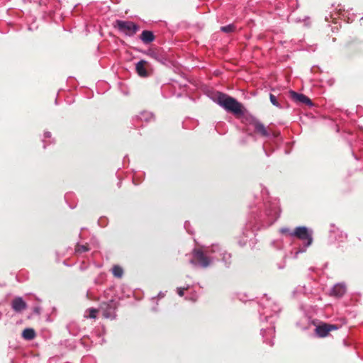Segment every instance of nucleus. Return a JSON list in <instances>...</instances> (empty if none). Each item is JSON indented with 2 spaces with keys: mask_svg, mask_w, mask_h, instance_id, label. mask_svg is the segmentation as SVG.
Returning a JSON list of instances; mask_svg holds the SVG:
<instances>
[{
  "mask_svg": "<svg viewBox=\"0 0 363 363\" xmlns=\"http://www.w3.org/2000/svg\"><path fill=\"white\" fill-rule=\"evenodd\" d=\"M280 233L283 235L286 234L288 233L287 228H281Z\"/></svg>",
  "mask_w": 363,
  "mask_h": 363,
  "instance_id": "nucleus-25",
  "label": "nucleus"
},
{
  "mask_svg": "<svg viewBox=\"0 0 363 363\" xmlns=\"http://www.w3.org/2000/svg\"><path fill=\"white\" fill-rule=\"evenodd\" d=\"M291 234L301 240H307L306 246H309L312 243L311 233L308 232V228H295Z\"/></svg>",
  "mask_w": 363,
  "mask_h": 363,
  "instance_id": "nucleus-6",
  "label": "nucleus"
},
{
  "mask_svg": "<svg viewBox=\"0 0 363 363\" xmlns=\"http://www.w3.org/2000/svg\"><path fill=\"white\" fill-rule=\"evenodd\" d=\"M345 286L342 284H337L333 286L330 294L336 297H341L345 294Z\"/></svg>",
  "mask_w": 363,
  "mask_h": 363,
  "instance_id": "nucleus-14",
  "label": "nucleus"
},
{
  "mask_svg": "<svg viewBox=\"0 0 363 363\" xmlns=\"http://www.w3.org/2000/svg\"><path fill=\"white\" fill-rule=\"evenodd\" d=\"M264 213L259 218L262 227L272 225L280 216L281 210L279 200L276 198H267L264 200Z\"/></svg>",
  "mask_w": 363,
  "mask_h": 363,
  "instance_id": "nucleus-1",
  "label": "nucleus"
},
{
  "mask_svg": "<svg viewBox=\"0 0 363 363\" xmlns=\"http://www.w3.org/2000/svg\"><path fill=\"white\" fill-rule=\"evenodd\" d=\"M26 302L20 297L12 301V308L15 311L20 312L26 308Z\"/></svg>",
  "mask_w": 363,
  "mask_h": 363,
  "instance_id": "nucleus-12",
  "label": "nucleus"
},
{
  "mask_svg": "<svg viewBox=\"0 0 363 363\" xmlns=\"http://www.w3.org/2000/svg\"><path fill=\"white\" fill-rule=\"evenodd\" d=\"M77 252H84L89 250V247L86 245H78L76 248Z\"/></svg>",
  "mask_w": 363,
  "mask_h": 363,
  "instance_id": "nucleus-20",
  "label": "nucleus"
},
{
  "mask_svg": "<svg viewBox=\"0 0 363 363\" xmlns=\"http://www.w3.org/2000/svg\"><path fill=\"white\" fill-rule=\"evenodd\" d=\"M235 26L233 23L220 27V30L225 33H233L235 31Z\"/></svg>",
  "mask_w": 363,
  "mask_h": 363,
  "instance_id": "nucleus-17",
  "label": "nucleus"
},
{
  "mask_svg": "<svg viewBox=\"0 0 363 363\" xmlns=\"http://www.w3.org/2000/svg\"><path fill=\"white\" fill-rule=\"evenodd\" d=\"M337 329V326L333 324L323 323L315 328L316 334L320 337H326L332 330Z\"/></svg>",
  "mask_w": 363,
  "mask_h": 363,
  "instance_id": "nucleus-7",
  "label": "nucleus"
},
{
  "mask_svg": "<svg viewBox=\"0 0 363 363\" xmlns=\"http://www.w3.org/2000/svg\"><path fill=\"white\" fill-rule=\"evenodd\" d=\"M153 116L152 113H147V112H143V113H141L140 114V120H145V121H148L150 120L151 118H152Z\"/></svg>",
  "mask_w": 363,
  "mask_h": 363,
  "instance_id": "nucleus-19",
  "label": "nucleus"
},
{
  "mask_svg": "<svg viewBox=\"0 0 363 363\" xmlns=\"http://www.w3.org/2000/svg\"><path fill=\"white\" fill-rule=\"evenodd\" d=\"M216 103L226 111L230 112L235 116H240L244 114L242 104L235 98H233L224 93H218L216 99Z\"/></svg>",
  "mask_w": 363,
  "mask_h": 363,
  "instance_id": "nucleus-2",
  "label": "nucleus"
},
{
  "mask_svg": "<svg viewBox=\"0 0 363 363\" xmlns=\"http://www.w3.org/2000/svg\"><path fill=\"white\" fill-rule=\"evenodd\" d=\"M269 99H270L271 103L276 107H278V108L281 107L280 104L278 102L277 97L274 94H269Z\"/></svg>",
  "mask_w": 363,
  "mask_h": 363,
  "instance_id": "nucleus-18",
  "label": "nucleus"
},
{
  "mask_svg": "<svg viewBox=\"0 0 363 363\" xmlns=\"http://www.w3.org/2000/svg\"><path fill=\"white\" fill-rule=\"evenodd\" d=\"M112 273L115 277L121 278L123 276V270L118 265H114L112 268Z\"/></svg>",
  "mask_w": 363,
  "mask_h": 363,
  "instance_id": "nucleus-16",
  "label": "nucleus"
},
{
  "mask_svg": "<svg viewBox=\"0 0 363 363\" xmlns=\"http://www.w3.org/2000/svg\"><path fill=\"white\" fill-rule=\"evenodd\" d=\"M360 21H363V16L360 18Z\"/></svg>",
  "mask_w": 363,
  "mask_h": 363,
  "instance_id": "nucleus-26",
  "label": "nucleus"
},
{
  "mask_svg": "<svg viewBox=\"0 0 363 363\" xmlns=\"http://www.w3.org/2000/svg\"><path fill=\"white\" fill-rule=\"evenodd\" d=\"M143 53L161 64H165L167 62V57L162 51L149 49Z\"/></svg>",
  "mask_w": 363,
  "mask_h": 363,
  "instance_id": "nucleus-8",
  "label": "nucleus"
},
{
  "mask_svg": "<svg viewBox=\"0 0 363 363\" xmlns=\"http://www.w3.org/2000/svg\"><path fill=\"white\" fill-rule=\"evenodd\" d=\"M140 39L145 44L153 42L155 39L154 33L150 30H143L140 36Z\"/></svg>",
  "mask_w": 363,
  "mask_h": 363,
  "instance_id": "nucleus-13",
  "label": "nucleus"
},
{
  "mask_svg": "<svg viewBox=\"0 0 363 363\" xmlns=\"http://www.w3.org/2000/svg\"><path fill=\"white\" fill-rule=\"evenodd\" d=\"M249 124L254 127L255 133L262 137L268 138L270 136V133L268 131L267 127L257 118L251 117L249 119Z\"/></svg>",
  "mask_w": 363,
  "mask_h": 363,
  "instance_id": "nucleus-5",
  "label": "nucleus"
},
{
  "mask_svg": "<svg viewBox=\"0 0 363 363\" xmlns=\"http://www.w3.org/2000/svg\"><path fill=\"white\" fill-rule=\"evenodd\" d=\"M289 94L291 98L297 103L304 104L309 106H312L313 105L311 100L303 94H298L294 91H290Z\"/></svg>",
  "mask_w": 363,
  "mask_h": 363,
  "instance_id": "nucleus-9",
  "label": "nucleus"
},
{
  "mask_svg": "<svg viewBox=\"0 0 363 363\" xmlns=\"http://www.w3.org/2000/svg\"><path fill=\"white\" fill-rule=\"evenodd\" d=\"M194 258L203 267H207L209 265L208 257L200 250H194Z\"/></svg>",
  "mask_w": 363,
  "mask_h": 363,
  "instance_id": "nucleus-11",
  "label": "nucleus"
},
{
  "mask_svg": "<svg viewBox=\"0 0 363 363\" xmlns=\"http://www.w3.org/2000/svg\"><path fill=\"white\" fill-rule=\"evenodd\" d=\"M114 28L128 36H133L139 30V26L130 21L116 20Z\"/></svg>",
  "mask_w": 363,
  "mask_h": 363,
  "instance_id": "nucleus-3",
  "label": "nucleus"
},
{
  "mask_svg": "<svg viewBox=\"0 0 363 363\" xmlns=\"http://www.w3.org/2000/svg\"><path fill=\"white\" fill-rule=\"evenodd\" d=\"M118 303L114 300L108 302H103L100 305V309L103 311V315L106 318L115 317V311L118 308Z\"/></svg>",
  "mask_w": 363,
  "mask_h": 363,
  "instance_id": "nucleus-4",
  "label": "nucleus"
},
{
  "mask_svg": "<svg viewBox=\"0 0 363 363\" xmlns=\"http://www.w3.org/2000/svg\"><path fill=\"white\" fill-rule=\"evenodd\" d=\"M89 318H95L96 317V313H98V310L95 308H90L89 309Z\"/></svg>",
  "mask_w": 363,
  "mask_h": 363,
  "instance_id": "nucleus-21",
  "label": "nucleus"
},
{
  "mask_svg": "<svg viewBox=\"0 0 363 363\" xmlns=\"http://www.w3.org/2000/svg\"><path fill=\"white\" fill-rule=\"evenodd\" d=\"M148 62L141 60L135 64V71L138 76L140 77H147L149 72L147 69Z\"/></svg>",
  "mask_w": 363,
  "mask_h": 363,
  "instance_id": "nucleus-10",
  "label": "nucleus"
},
{
  "mask_svg": "<svg viewBox=\"0 0 363 363\" xmlns=\"http://www.w3.org/2000/svg\"><path fill=\"white\" fill-rule=\"evenodd\" d=\"M22 337L27 340H31L35 337V332L33 328H26L22 333Z\"/></svg>",
  "mask_w": 363,
  "mask_h": 363,
  "instance_id": "nucleus-15",
  "label": "nucleus"
},
{
  "mask_svg": "<svg viewBox=\"0 0 363 363\" xmlns=\"http://www.w3.org/2000/svg\"><path fill=\"white\" fill-rule=\"evenodd\" d=\"M187 288H178L177 293L179 296H183L184 294V291L186 290Z\"/></svg>",
  "mask_w": 363,
  "mask_h": 363,
  "instance_id": "nucleus-23",
  "label": "nucleus"
},
{
  "mask_svg": "<svg viewBox=\"0 0 363 363\" xmlns=\"http://www.w3.org/2000/svg\"><path fill=\"white\" fill-rule=\"evenodd\" d=\"M51 137V133L49 131H46L44 133V138H50Z\"/></svg>",
  "mask_w": 363,
  "mask_h": 363,
  "instance_id": "nucleus-24",
  "label": "nucleus"
},
{
  "mask_svg": "<svg viewBox=\"0 0 363 363\" xmlns=\"http://www.w3.org/2000/svg\"><path fill=\"white\" fill-rule=\"evenodd\" d=\"M106 220H107V219L106 218H101L99 220V225H101V226L106 225H107Z\"/></svg>",
  "mask_w": 363,
  "mask_h": 363,
  "instance_id": "nucleus-22",
  "label": "nucleus"
}]
</instances>
